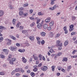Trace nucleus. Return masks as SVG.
Masks as SVG:
<instances>
[{
  "label": "nucleus",
  "instance_id": "1",
  "mask_svg": "<svg viewBox=\"0 0 77 77\" xmlns=\"http://www.w3.org/2000/svg\"><path fill=\"white\" fill-rule=\"evenodd\" d=\"M41 69L42 71H47V69H48V67L46 66H43L42 67H41Z\"/></svg>",
  "mask_w": 77,
  "mask_h": 77
},
{
  "label": "nucleus",
  "instance_id": "2",
  "mask_svg": "<svg viewBox=\"0 0 77 77\" xmlns=\"http://www.w3.org/2000/svg\"><path fill=\"white\" fill-rule=\"evenodd\" d=\"M9 48L10 49V50H11L12 51H15L16 50H17V47L12 46H11Z\"/></svg>",
  "mask_w": 77,
  "mask_h": 77
},
{
  "label": "nucleus",
  "instance_id": "3",
  "mask_svg": "<svg viewBox=\"0 0 77 77\" xmlns=\"http://www.w3.org/2000/svg\"><path fill=\"white\" fill-rule=\"evenodd\" d=\"M56 46L59 47L58 48V50H60L62 49V47H62V43H60V44L56 45Z\"/></svg>",
  "mask_w": 77,
  "mask_h": 77
},
{
  "label": "nucleus",
  "instance_id": "4",
  "mask_svg": "<svg viewBox=\"0 0 77 77\" xmlns=\"http://www.w3.org/2000/svg\"><path fill=\"white\" fill-rule=\"evenodd\" d=\"M42 25L41 24L39 23L38 24L37 26V27H38V29H42Z\"/></svg>",
  "mask_w": 77,
  "mask_h": 77
},
{
  "label": "nucleus",
  "instance_id": "5",
  "mask_svg": "<svg viewBox=\"0 0 77 77\" xmlns=\"http://www.w3.org/2000/svg\"><path fill=\"white\" fill-rule=\"evenodd\" d=\"M7 41L8 42L6 44L7 45H11V42H12V41H11V40L8 39L7 40Z\"/></svg>",
  "mask_w": 77,
  "mask_h": 77
},
{
  "label": "nucleus",
  "instance_id": "6",
  "mask_svg": "<svg viewBox=\"0 0 77 77\" xmlns=\"http://www.w3.org/2000/svg\"><path fill=\"white\" fill-rule=\"evenodd\" d=\"M51 18L50 17H48L47 19L45 20V21L46 23H49L50 21V20H51Z\"/></svg>",
  "mask_w": 77,
  "mask_h": 77
},
{
  "label": "nucleus",
  "instance_id": "7",
  "mask_svg": "<svg viewBox=\"0 0 77 77\" xmlns=\"http://www.w3.org/2000/svg\"><path fill=\"white\" fill-rule=\"evenodd\" d=\"M69 27L70 29H69V31H70V32H71V31H72L74 30V28H73V27H74V25H72L69 26Z\"/></svg>",
  "mask_w": 77,
  "mask_h": 77
},
{
  "label": "nucleus",
  "instance_id": "8",
  "mask_svg": "<svg viewBox=\"0 0 77 77\" xmlns=\"http://www.w3.org/2000/svg\"><path fill=\"white\" fill-rule=\"evenodd\" d=\"M5 12L2 10H0V17H2L4 15Z\"/></svg>",
  "mask_w": 77,
  "mask_h": 77
},
{
  "label": "nucleus",
  "instance_id": "9",
  "mask_svg": "<svg viewBox=\"0 0 77 77\" xmlns=\"http://www.w3.org/2000/svg\"><path fill=\"white\" fill-rule=\"evenodd\" d=\"M22 69V68H17L14 71L15 72H18L20 71V70Z\"/></svg>",
  "mask_w": 77,
  "mask_h": 77
},
{
  "label": "nucleus",
  "instance_id": "10",
  "mask_svg": "<svg viewBox=\"0 0 77 77\" xmlns=\"http://www.w3.org/2000/svg\"><path fill=\"white\" fill-rule=\"evenodd\" d=\"M46 33L45 32H42L40 33V35L42 36H45Z\"/></svg>",
  "mask_w": 77,
  "mask_h": 77
},
{
  "label": "nucleus",
  "instance_id": "11",
  "mask_svg": "<svg viewBox=\"0 0 77 77\" xmlns=\"http://www.w3.org/2000/svg\"><path fill=\"white\" fill-rule=\"evenodd\" d=\"M3 52L6 53V54H8V50L7 49H3Z\"/></svg>",
  "mask_w": 77,
  "mask_h": 77
},
{
  "label": "nucleus",
  "instance_id": "12",
  "mask_svg": "<svg viewBox=\"0 0 77 77\" xmlns=\"http://www.w3.org/2000/svg\"><path fill=\"white\" fill-rule=\"evenodd\" d=\"M38 15H40V16H42V15H44V13L41 12H39L38 13Z\"/></svg>",
  "mask_w": 77,
  "mask_h": 77
},
{
  "label": "nucleus",
  "instance_id": "13",
  "mask_svg": "<svg viewBox=\"0 0 77 77\" xmlns=\"http://www.w3.org/2000/svg\"><path fill=\"white\" fill-rule=\"evenodd\" d=\"M47 27H48V25L47 24H45L43 25V28L45 29H47Z\"/></svg>",
  "mask_w": 77,
  "mask_h": 77
},
{
  "label": "nucleus",
  "instance_id": "14",
  "mask_svg": "<svg viewBox=\"0 0 77 77\" xmlns=\"http://www.w3.org/2000/svg\"><path fill=\"white\" fill-rule=\"evenodd\" d=\"M54 24V21H52L50 23H49V25L51 27H52L53 26Z\"/></svg>",
  "mask_w": 77,
  "mask_h": 77
},
{
  "label": "nucleus",
  "instance_id": "15",
  "mask_svg": "<svg viewBox=\"0 0 77 77\" xmlns=\"http://www.w3.org/2000/svg\"><path fill=\"white\" fill-rule=\"evenodd\" d=\"M35 22H33L30 25V26L31 27H32L33 26H35Z\"/></svg>",
  "mask_w": 77,
  "mask_h": 77
},
{
  "label": "nucleus",
  "instance_id": "16",
  "mask_svg": "<svg viewBox=\"0 0 77 77\" xmlns=\"http://www.w3.org/2000/svg\"><path fill=\"white\" fill-rule=\"evenodd\" d=\"M69 41L68 40H66L65 43H64V45L65 46H66V45H68V42H69Z\"/></svg>",
  "mask_w": 77,
  "mask_h": 77
},
{
  "label": "nucleus",
  "instance_id": "17",
  "mask_svg": "<svg viewBox=\"0 0 77 77\" xmlns=\"http://www.w3.org/2000/svg\"><path fill=\"white\" fill-rule=\"evenodd\" d=\"M24 29V27L22 26H20L19 27V30L20 31H21L22 30H23Z\"/></svg>",
  "mask_w": 77,
  "mask_h": 77
},
{
  "label": "nucleus",
  "instance_id": "18",
  "mask_svg": "<svg viewBox=\"0 0 77 77\" xmlns=\"http://www.w3.org/2000/svg\"><path fill=\"white\" fill-rule=\"evenodd\" d=\"M63 62H65H65H66L68 61V59H67L66 57H63Z\"/></svg>",
  "mask_w": 77,
  "mask_h": 77
},
{
  "label": "nucleus",
  "instance_id": "19",
  "mask_svg": "<svg viewBox=\"0 0 77 77\" xmlns=\"http://www.w3.org/2000/svg\"><path fill=\"white\" fill-rule=\"evenodd\" d=\"M16 21V19H13L12 20V23L14 25H15L16 23H15V22Z\"/></svg>",
  "mask_w": 77,
  "mask_h": 77
},
{
  "label": "nucleus",
  "instance_id": "20",
  "mask_svg": "<svg viewBox=\"0 0 77 77\" xmlns=\"http://www.w3.org/2000/svg\"><path fill=\"white\" fill-rule=\"evenodd\" d=\"M57 0H51V5H54V2H55V1Z\"/></svg>",
  "mask_w": 77,
  "mask_h": 77
},
{
  "label": "nucleus",
  "instance_id": "21",
  "mask_svg": "<svg viewBox=\"0 0 77 77\" xmlns=\"http://www.w3.org/2000/svg\"><path fill=\"white\" fill-rule=\"evenodd\" d=\"M51 69H52V71H54V69H55V66H52Z\"/></svg>",
  "mask_w": 77,
  "mask_h": 77
},
{
  "label": "nucleus",
  "instance_id": "22",
  "mask_svg": "<svg viewBox=\"0 0 77 77\" xmlns=\"http://www.w3.org/2000/svg\"><path fill=\"white\" fill-rule=\"evenodd\" d=\"M28 15V14H27V13H25L23 14V17H26L27 16V15Z\"/></svg>",
  "mask_w": 77,
  "mask_h": 77
},
{
  "label": "nucleus",
  "instance_id": "23",
  "mask_svg": "<svg viewBox=\"0 0 77 77\" xmlns=\"http://www.w3.org/2000/svg\"><path fill=\"white\" fill-rule=\"evenodd\" d=\"M0 57L2 59H5V56L2 54L0 55Z\"/></svg>",
  "mask_w": 77,
  "mask_h": 77
},
{
  "label": "nucleus",
  "instance_id": "24",
  "mask_svg": "<svg viewBox=\"0 0 77 77\" xmlns=\"http://www.w3.org/2000/svg\"><path fill=\"white\" fill-rule=\"evenodd\" d=\"M19 14L20 15H23V11H20L19 12Z\"/></svg>",
  "mask_w": 77,
  "mask_h": 77
},
{
  "label": "nucleus",
  "instance_id": "25",
  "mask_svg": "<svg viewBox=\"0 0 77 77\" xmlns=\"http://www.w3.org/2000/svg\"><path fill=\"white\" fill-rule=\"evenodd\" d=\"M50 37H53V35H54V33L52 32H50Z\"/></svg>",
  "mask_w": 77,
  "mask_h": 77
},
{
  "label": "nucleus",
  "instance_id": "26",
  "mask_svg": "<svg viewBox=\"0 0 77 77\" xmlns=\"http://www.w3.org/2000/svg\"><path fill=\"white\" fill-rule=\"evenodd\" d=\"M29 39H30L31 41H33V39H34V37H29Z\"/></svg>",
  "mask_w": 77,
  "mask_h": 77
},
{
  "label": "nucleus",
  "instance_id": "27",
  "mask_svg": "<svg viewBox=\"0 0 77 77\" xmlns=\"http://www.w3.org/2000/svg\"><path fill=\"white\" fill-rule=\"evenodd\" d=\"M20 52H21V53H23V52H24L25 51V50L24 49H23L21 50V49H19L18 50Z\"/></svg>",
  "mask_w": 77,
  "mask_h": 77
},
{
  "label": "nucleus",
  "instance_id": "28",
  "mask_svg": "<svg viewBox=\"0 0 77 77\" xmlns=\"http://www.w3.org/2000/svg\"><path fill=\"white\" fill-rule=\"evenodd\" d=\"M5 75V72H0V75Z\"/></svg>",
  "mask_w": 77,
  "mask_h": 77
},
{
  "label": "nucleus",
  "instance_id": "29",
  "mask_svg": "<svg viewBox=\"0 0 77 77\" xmlns=\"http://www.w3.org/2000/svg\"><path fill=\"white\" fill-rule=\"evenodd\" d=\"M28 5H29V4L27 3H26V4L23 5V7H27Z\"/></svg>",
  "mask_w": 77,
  "mask_h": 77
},
{
  "label": "nucleus",
  "instance_id": "30",
  "mask_svg": "<svg viewBox=\"0 0 77 77\" xmlns=\"http://www.w3.org/2000/svg\"><path fill=\"white\" fill-rule=\"evenodd\" d=\"M11 38H12V39H13V40H14L15 41L16 40V38H15V37L13 36H11Z\"/></svg>",
  "mask_w": 77,
  "mask_h": 77
},
{
  "label": "nucleus",
  "instance_id": "31",
  "mask_svg": "<svg viewBox=\"0 0 77 77\" xmlns=\"http://www.w3.org/2000/svg\"><path fill=\"white\" fill-rule=\"evenodd\" d=\"M9 8L10 9H13V7L12 5H9Z\"/></svg>",
  "mask_w": 77,
  "mask_h": 77
},
{
  "label": "nucleus",
  "instance_id": "32",
  "mask_svg": "<svg viewBox=\"0 0 77 77\" xmlns=\"http://www.w3.org/2000/svg\"><path fill=\"white\" fill-rule=\"evenodd\" d=\"M72 21H74V20H75V19L76 18V17L75 16H72Z\"/></svg>",
  "mask_w": 77,
  "mask_h": 77
},
{
  "label": "nucleus",
  "instance_id": "33",
  "mask_svg": "<svg viewBox=\"0 0 77 77\" xmlns=\"http://www.w3.org/2000/svg\"><path fill=\"white\" fill-rule=\"evenodd\" d=\"M33 10L32 9L30 10L29 12L30 14H32L33 13Z\"/></svg>",
  "mask_w": 77,
  "mask_h": 77
},
{
  "label": "nucleus",
  "instance_id": "34",
  "mask_svg": "<svg viewBox=\"0 0 77 77\" xmlns=\"http://www.w3.org/2000/svg\"><path fill=\"white\" fill-rule=\"evenodd\" d=\"M59 36H60V35L59 34L57 33L56 35L55 36V38H58V37H59Z\"/></svg>",
  "mask_w": 77,
  "mask_h": 77
},
{
  "label": "nucleus",
  "instance_id": "35",
  "mask_svg": "<svg viewBox=\"0 0 77 77\" xmlns=\"http://www.w3.org/2000/svg\"><path fill=\"white\" fill-rule=\"evenodd\" d=\"M75 34H76V32H72L71 33V35H75Z\"/></svg>",
  "mask_w": 77,
  "mask_h": 77
},
{
  "label": "nucleus",
  "instance_id": "36",
  "mask_svg": "<svg viewBox=\"0 0 77 77\" xmlns=\"http://www.w3.org/2000/svg\"><path fill=\"white\" fill-rule=\"evenodd\" d=\"M61 68H62V67L60 66H58L57 67V69L59 71H60L61 69Z\"/></svg>",
  "mask_w": 77,
  "mask_h": 77
},
{
  "label": "nucleus",
  "instance_id": "37",
  "mask_svg": "<svg viewBox=\"0 0 77 77\" xmlns=\"http://www.w3.org/2000/svg\"><path fill=\"white\" fill-rule=\"evenodd\" d=\"M41 19H38L37 21V23H36L37 24H38V23H39L40 22V21H41Z\"/></svg>",
  "mask_w": 77,
  "mask_h": 77
},
{
  "label": "nucleus",
  "instance_id": "38",
  "mask_svg": "<svg viewBox=\"0 0 77 77\" xmlns=\"http://www.w3.org/2000/svg\"><path fill=\"white\" fill-rule=\"evenodd\" d=\"M30 74L31 75V76H32V77L34 76L35 75V73L33 72H32Z\"/></svg>",
  "mask_w": 77,
  "mask_h": 77
},
{
  "label": "nucleus",
  "instance_id": "39",
  "mask_svg": "<svg viewBox=\"0 0 77 77\" xmlns=\"http://www.w3.org/2000/svg\"><path fill=\"white\" fill-rule=\"evenodd\" d=\"M9 63L10 64H11V65H13L14 64V62H12V61L10 60L9 61Z\"/></svg>",
  "mask_w": 77,
  "mask_h": 77
},
{
  "label": "nucleus",
  "instance_id": "40",
  "mask_svg": "<svg viewBox=\"0 0 77 77\" xmlns=\"http://www.w3.org/2000/svg\"><path fill=\"white\" fill-rule=\"evenodd\" d=\"M60 42V40H57L56 41V44H60L59 43Z\"/></svg>",
  "mask_w": 77,
  "mask_h": 77
},
{
  "label": "nucleus",
  "instance_id": "41",
  "mask_svg": "<svg viewBox=\"0 0 77 77\" xmlns=\"http://www.w3.org/2000/svg\"><path fill=\"white\" fill-rule=\"evenodd\" d=\"M12 55H11V54H10L8 57H9V58H10L12 59Z\"/></svg>",
  "mask_w": 77,
  "mask_h": 77
},
{
  "label": "nucleus",
  "instance_id": "42",
  "mask_svg": "<svg viewBox=\"0 0 77 77\" xmlns=\"http://www.w3.org/2000/svg\"><path fill=\"white\" fill-rule=\"evenodd\" d=\"M66 29H67V27L66 26H65L63 27V30L65 31V30H67Z\"/></svg>",
  "mask_w": 77,
  "mask_h": 77
},
{
  "label": "nucleus",
  "instance_id": "43",
  "mask_svg": "<svg viewBox=\"0 0 77 77\" xmlns=\"http://www.w3.org/2000/svg\"><path fill=\"white\" fill-rule=\"evenodd\" d=\"M3 32V30L2 29L0 30V36H2L3 35H2V34H1V33Z\"/></svg>",
  "mask_w": 77,
  "mask_h": 77
},
{
  "label": "nucleus",
  "instance_id": "44",
  "mask_svg": "<svg viewBox=\"0 0 77 77\" xmlns=\"http://www.w3.org/2000/svg\"><path fill=\"white\" fill-rule=\"evenodd\" d=\"M38 70V69L37 68H35L33 69V71H34V72H36V71Z\"/></svg>",
  "mask_w": 77,
  "mask_h": 77
},
{
  "label": "nucleus",
  "instance_id": "45",
  "mask_svg": "<svg viewBox=\"0 0 77 77\" xmlns=\"http://www.w3.org/2000/svg\"><path fill=\"white\" fill-rule=\"evenodd\" d=\"M34 58L35 60H38V57H34Z\"/></svg>",
  "mask_w": 77,
  "mask_h": 77
},
{
  "label": "nucleus",
  "instance_id": "46",
  "mask_svg": "<svg viewBox=\"0 0 77 77\" xmlns=\"http://www.w3.org/2000/svg\"><path fill=\"white\" fill-rule=\"evenodd\" d=\"M4 29V26H0V29H1V30H2V29Z\"/></svg>",
  "mask_w": 77,
  "mask_h": 77
},
{
  "label": "nucleus",
  "instance_id": "47",
  "mask_svg": "<svg viewBox=\"0 0 77 77\" xmlns=\"http://www.w3.org/2000/svg\"><path fill=\"white\" fill-rule=\"evenodd\" d=\"M75 52H77V50H74L72 52V54H75Z\"/></svg>",
  "mask_w": 77,
  "mask_h": 77
},
{
  "label": "nucleus",
  "instance_id": "48",
  "mask_svg": "<svg viewBox=\"0 0 77 77\" xmlns=\"http://www.w3.org/2000/svg\"><path fill=\"white\" fill-rule=\"evenodd\" d=\"M16 60V59H15V58H13L12 59V62H15Z\"/></svg>",
  "mask_w": 77,
  "mask_h": 77
},
{
  "label": "nucleus",
  "instance_id": "49",
  "mask_svg": "<svg viewBox=\"0 0 77 77\" xmlns=\"http://www.w3.org/2000/svg\"><path fill=\"white\" fill-rule=\"evenodd\" d=\"M49 52H50V53H52L53 52V50L51 49L49 50Z\"/></svg>",
  "mask_w": 77,
  "mask_h": 77
},
{
  "label": "nucleus",
  "instance_id": "50",
  "mask_svg": "<svg viewBox=\"0 0 77 77\" xmlns=\"http://www.w3.org/2000/svg\"><path fill=\"white\" fill-rule=\"evenodd\" d=\"M48 30H51V27H48Z\"/></svg>",
  "mask_w": 77,
  "mask_h": 77
},
{
  "label": "nucleus",
  "instance_id": "51",
  "mask_svg": "<svg viewBox=\"0 0 77 77\" xmlns=\"http://www.w3.org/2000/svg\"><path fill=\"white\" fill-rule=\"evenodd\" d=\"M16 45L17 47H20V43H17L16 44Z\"/></svg>",
  "mask_w": 77,
  "mask_h": 77
},
{
  "label": "nucleus",
  "instance_id": "52",
  "mask_svg": "<svg viewBox=\"0 0 77 77\" xmlns=\"http://www.w3.org/2000/svg\"><path fill=\"white\" fill-rule=\"evenodd\" d=\"M57 55L58 56H60V55H62V53L61 52H59V53H58V54H57Z\"/></svg>",
  "mask_w": 77,
  "mask_h": 77
},
{
  "label": "nucleus",
  "instance_id": "53",
  "mask_svg": "<svg viewBox=\"0 0 77 77\" xmlns=\"http://www.w3.org/2000/svg\"><path fill=\"white\" fill-rule=\"evenodd\" d=\"M20 74L19 73H17V74H16V75L17 77H19L20 76Z\"/></svg>",
  "mask_w": 77,
  "mask_h": 77
},
{
  "label": "nucleus",
  "instance_id": "54",
  "mask_svg": "<svg viewBox=\"0 0 77 77\" xmlns=\"http://www.w3.org/2000/svg\"><path fill=\"white\" fill-rule=\"evenodd\" d=\"M65 34H67V33H68V30L67 29H66V30H65Z\"/></svg>",
  "mask_w": 77,
  "mask_h": 77
},
{
  "label": "nucleus",
  "instance_id": "55",
  "mask_svg": "<svg viewBox=\"0 0 77 77\" xmlns=\"http://www.w3.org/2000/svg\"><path fill=\"white\" fill-rule=\"evenodd\" d=\"M25 44L26 45V46H30V45L28 43H25Z\"/></svg>",
  "mask_w": 77,
  "mask_h": 77
},
{
  "label": "nucleus",
  "instance_id": "56",
  "mask_svg": "<svg viewBox=\"0 0 77 77\" xmlns=\"http://www.w3.org/2000/svg\"><path fill=\"white\" fill-rule=\"evenodd\" d=\"M45 43V41H44V40H43L42 42H41V44H44Z\"/></svg>",
  "mask_w": 77,
  "mask_h": 77
},
{
  "label": "nucleus",
  "instance_id": "57",
  "mask_svg": "<svg viewBox=\"0 0 77 77\" xmlns=\"http://www.w3.org/2000/svg\"><path fill=\"white\" fill-rule=\"evenodd\" d=\"M29 18L30 20H35V19H34V17H30Z\"/></svg>",
  "mask_w": 77,
  "mask_h": 77
},
{
  "label": "nucleus",
  "instance_id": "58",
  "mask_svg": "<svg viewBox=\"0 0 77 77\" xmlns=\"http://www.w3.org/2000/svg\"><path fill=\"white\" fill-rule=\"evenodd\" d=\"M49 9H50V10H51V11H53V10H54L53 7L50 8Z\"/></svg>",
  "mask_w": 77,
  "mask_h": 77
},
{
  "label": "nucleus",
  "instance_id": "59",
  "mask_svg": "<svg viewBox=\"0 0 77 77\" xmlns=\"http://www.w3.org/2000/svg\"><path fill=\"white\" fill-rule=\"evenodd\" d=\"M20 26V25H19V24H18V23L16 25V27L17 29L18 28H19V26Z\"/></svg>",
  "mask_w": 77,
  "mask_h": 77
},
{
  "label": "nucleus",
  "instance_id": "60",
  "mask_svg": "<svg viewBox=\"0 0 77 77\" xmlns=\"http://www.w3.org/2000/svg\"><path fill=\"white\" fill-rule=\"evenodd\" d=\"M20 26V25H19V24H18V23L16 25V27L17 29L18 28H19V26Z\"/></svg>",
  "mask_w": 77,
  "mask_h": 77
},
{
  "label": "nucleus",
  "instance_id": "61",
  "mask_svg": "<svg viewBox=\"0 0 77 77\" xmlns=\"http://www.w3.org/2000/svg\"><path fill=\"white\" fill-rule=\"evenodd\" d=\"M25 60V57H23L22 58V61L23 62L24 60Z\"/></svg>",
  "mask_w": 77,
  "mask_h": 77
},
{
  "label": "nucleus",
  "instance_id": "62",
  "mask_svg": "<svg viewBox=\"0 0 77 77\" xmlns=\"http://www.w3.org/2000/svg\"><path fill=\"white\" fill-rule=\"evenodd\" d=\"M41 66H42V64H41V63H39L38 65V67H41Z\"/></svg>",
  "mask_w": 77,
  "mask_h": 77
},
{
  "label": "nucleus",
  "instance_id": "63",
  "mask_svg": "<svg viewBox=\"0 0 77 77\" xmlns=\"http://www.w3.org/2000/svg\"><path fill=\"white\" fill-rule=\"evenodd\" d=\"M0 40L1 41H3V38L2 37H1L0 38Z\"/></svg>",
  "mask_w": 77,
  "mask_h": 77
},
{
  "label": "nucleus",
  "instance_id": "64",
  "mask_svg": "<svg viewBox=\"0 0 77 77\" xmlns=\"http://www.w3.org/2000/svg\"><path fill=\"white\" fill-rule=\"evenodd\" d=\"M53 8H54V9H56V5H54L53 7Z\"/></svg>",
  "mask_w": 77,
  "mask_h": 77
}]
</instances>
